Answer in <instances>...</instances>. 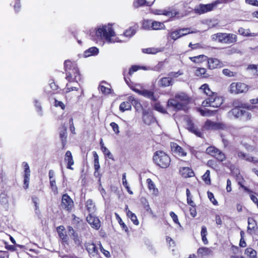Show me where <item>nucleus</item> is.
<instances>
[{
    "instance_id": "obj_35",
    "label": "nucleus",
    "mask_w": 258,
    "mask_h": 258,
    "mask_svg": "<svg viewBox=\"0 0 258 258\" xmlns=\"http://www.w3.org/2000/svg\"><path fill=\"white\" fill-rule=\"evenodd\" d=\"M199 112L202 116H211L214 115L217 112V110H210L207 109H200Z\"/></svg>"
},
{
    "instance_id": "obj_3",
    "label": "nucleus",
    "mask_w": 258,
    "mask_h": 258,
    "mask_svg": "<svg viewBox=\"0 0 258 258\" xmlns=\"http://www.w3.org/2000/svg\"><path fill=\"white\" fill-rule=\"evenodd\" d=\"M95 34L98 38L105 40L108 43L115 42L111 38L115 35V32L110 24L98 27Z\"/></svg>"
},
{
    "instance_id": "obj_29",
    "label": "nucleus",
    "mask_w": 258,
    "mask_h": 258,
    "mask_svg": "<svg viewBox=\"0 0 258 258\" xmlns=\"http://www.w3.org/2000/svg\"><path fill=\"white\" fill-rule=\"evenodd\" d=\"M34 105L38 115L40 116H43V111L41 103L36 99H34Z\"/></svg>"
},
{
    "instance_id": "obj_22",
    "label": "nucleus",
    "mask_w": 258,
    "mask_h": 258,
    "mask_svg": "<svg viewBox=\"0 0 258 258\" xmlns=\"http://www.w3.org/2000/svg\"><path fill=\"white\" fill-rule=\"evenodd\" d=\"M59 138L61 141L62 148L64 149L67 143V129L66 127H63L62 130L60 131Z\"/></svg>"
},
{
    "instance_id": "obj_1",
    "label": "nucleus",
    "mask_w": 258,
    "mask_h": 258,
    "mask_svg": "<svg viewBox=\"0 0 258 258\" xmlns=\"http://www.w3.org/2000/svg\"><path fill=\"white\" fill-rule=\"evenodd\" d=\"M64 68L66 74V79L70 82H78L81 80V75L77 64L70 60H66L64 62Z\"/></svg>"
},
{
    "instance_id": "obj_57",
    "label": "nucleus",
    "mask_w": 258,
    "mask_h": 258,
    "mask_svg": "<svg viewBox=\"0 0 258 258\" xmlns=\"http://www.w3.org/2000/svg\"><path fill=\"white\" fill-rule=\"evenodd\" d=\"M23 165L24 168V175H30V170L28 164L26 162H24Z\"/></svg>"
},
{
    "instance_id": "obj_44",
    "label": "nucleus",
    "mask_w": 258,
    "mask_h": 258,
    "mask_svg": "<svg viewBox=\"0 0 258 258\" xmlns=\"http://www.w3.org/2000/svg\"><path fill=\"white\" fill-rule=\"evenodd\" d=\"M159 51V49L155 48H148L142 49V52L143 53L147 54H156Z\"/></svg>"
},
{
    "instance_id": "obj_27",
    "label": "nucleus",
    "mask_w": 258,
    "mask_h": 258,
    "mask_svg": "<svg viewBox=\"0 0 258 258\" xmlns=\"http://www.w3.org/2000/svg\"><path fill=\"white\" fill-rule=\"evenodd\" d=\"M98 53L99 49L97 47H92L84 52V56L87 57L91 55H97Z\"/></svg>"
},
{
    "instance_id": "obj_62",
    "label": "nucleus",
    "mask_w": 258,
    "mask_h": 258,
    "mask_svg": "<svg viewBox=\"0 0 258 258\" xmlns=\"http://www.w3.org/2000/svg\"><path fill=\"white\" fill-rule=\"evenodd\" d=\"M223 74L228 77H234L235 76V73L233 72L230 71L229 69H225L222 71Z\"/></svg>"
},
{
    "instance_id": "obj_18",
    "label": "nucleus",
    "mask_w": 258,
    "mask_h": 258,
    "mask_svg": "<svg viewBox=\"0 0 258 258\" xmlns=\"http://www.w3.org/2000/svg\"><path fill=\"white\" fill-rule=\"evenodd\" d=\"M172 151L177 154L180 156H185L186 155V153L184 151V150L180 146H178L176 143H172L171 145Z\"/></svg>"
},
{
    "instance_id": "obj_13",
    "label": "nucleus",
    "mask_w": 258,
    "mask_h": 258,
    "mask_svg": "<svg viewBox=\"0 0 258 258\" xmlns=\"http://www.w3.org/2000/svg\"><path fill=\"white\" fill-rule=\"evenodd\" d=\"M58 236L61 239V241L63 245H69V238L67 235L63 226H59L56 228Z\"/></svg>"
},
{
    "instance_id": "obj_38",
    "label": "nucleus",
    "mask_w": 258,
    "mask_h": 258,
    "mask_svg": "<svg viewBox=\"0 0 258 258\" xmlns=\"http://www.w3.org/2000/svg\"><path fill=\"white\" fill-rule=\"evenodd\" d=\"M127 217L131 219L133 223L136 225H138L139 224V222L137 219L136 215L132 212L131 211L128 210L127 212Z\"/></svg>"
},
{
    "instance_id": "obj_30",
    "label": "nucleus",
    "mask_w": 258,
    "mask_h": 258,
    "mask_svg": "<svg viewBox=\"0 0 258 258\" xmlns=\"http://www.w3.org/2000/svg\"><path fill=\"white\" fill-rule=\"evenodd\" d=\"M133 5L135 8H138L144 6H151L150 2H147L146 0H135Z\"/></svg>"
},
{
    "instance_id": "obj_20",
    "label": "nucleus",
    "mask_w": 258,
    "mask_h": 258,
    "mask_svg": "<svg viewBox=\"0 0 258 258\" xmlns=\"http://www.w3.org/2000/svg\"><path fill=\"white\" fill-rule=\"evenodd\" d=\"M128 100L131 102V104L134 106L137 111H140L143 109V106L139 100L136 99L133 96L128 97Z\"/></svg>"
},
{
    "instance_id": "obj_28",
    "label": "nucleus",
    "mask_w": 258,
    "mask_h": 258,
    "mask_svg": "<svg viewBox=\"0 0 258 258\" xmlns=\"http://www.w3.org/2000/svg\"><path fill=\"white\" fill-rule=\"evenodd\" d=\"M131 102L129 101L128 100L126 101L122 102L119 106V109L122 112H124L126 110H131Z\"/></svg>"
},
{
    "instance_id": "obj_40",
    "label": "nucleus",
    "mask_w": 258,
    "mask_h": 258,
    "mask_svg": "<svg viewBox=\"0 0 258 258\" xmlns=\"http://www.w3.org/2000/svg\"><path fill=\"white\" fill-rule=\"evenodd\" d=\"M245 254L251 258H257L256 251L251 248H247Z\"/></svg>"
},
{
    "instance_id": "obj_7",
    "label": "nucleus",
    "mask_w": 258,
    "mask_h": 258,
    "mask_svg": "<svg viewBox=\"0 0 258 258\" xmlns=\"http://www.w3.org/2000/svg\"><path fill=\"white\" fill-rule=\"evenodd\" d=\"M222 103V98L217 96V94H216L205 100L203 102L202 105L204 106H209L217 108L220 107Z\"/></svg>"
},
{
    "instance_id": "obj_25",
    "label": "nucleus",
    "mask_w": 258,
    "mask_h": 258,
    "mask_svg": "<svg viewBox=\"0 0 258 258\" xmlns=\"http://www.w3.org/2000/svg\"><path fill=\"white\" fill-rule=\"evenodd\" d=\"M195 74L196 76L203 78H206L209 76V75L207 73L206 69L203 68H197L195 71Z\"/></svg>"
},
{
    "instance_id": "obj_10",
    "label": "nucleus",
    "mask_w": 258,
    "mask_h": 258,
    "mask_svg": "<svg viewBox=\"0 0 258 258\" xmlns=\"http://www.w3.org/2000/svg\"><path fill=\"white\" fill-rule=\"evenodd\" d=\"M74 206L72 199L67 195L64 194L62 196L61 206L64 210L70 211Z\"/></svg>"
},
{
    "instance_id": "obj_64",
    "label": "nucleus",
    "mask_w": 258,
    "mask_h": 258,
    "mask_svg": "<svg viewBox=\"0 0 258 258\" xmlns=\"http://www.w3.org/2000/svg\"><path fill=\"white\" fill-rule=\"evenodd\" d=\"M139 69H140V67L138 66H132V67L130 68L129 72H128L129 75L132 76L134 72L137 71Z\"/></svg>"
},
{
    "instance_id": "obj_6",
    "label": "nucleus",
    "mask_w": 258,
    "mask_h": 258,
    "mask_svg": "<svg viewBox=\"0 0 258 258\" xmlns=\"http://www.w3.org/2000/svg\"><path fill=\"white\" fill-rule=\"evenodd\" d=\"M221 3L220 0H217L211 4L206 5L200 4L195 9V11L199 14H202L213 10L218 4Z\"/></svg>"
},
{
    "instance_id": "obj_32",
    "label": "nucleus",
    "mask_w": 258,
    "mask_h": 258,
    "mask_svg": "<svg viewBox=\"0 0 258 258\" xmlns=\"http://www.w3.org/2000/svg\"><path fill=\"white\" fill-rule=\"evenodd\" d=\"M181 172L184 177H190L194 175L192 170L188 167H183Z\"/></svg>"
},
{
    "instance_id": "obj_2",
    "label": "nucleus",
    "mask_w": 258,
    "mask_h": 258,
    "mask_svg": "<svg viewBox=\"0 0 258 258\" xmlns=\"http://www.w3.org/2000/svg\"><path fill=\"white\" fill-rule=\"evenodd\" d=\"M188 97L185 93L180 92L176 94L174 98L169 99L167 105L177 111L184 109L188 102Z\"/></svg>"
},
{
    "instance_id": "obj_33",
    "label": "nucleus",
    "mask_w": 258,
    "mask_h": 258,
    "mask_svg": "<svg viewBox=\"0 0 258 258\" xmlns=\"http://www.w3.org/2000/svg\"><path fill=\"white\" fill-rule=\"evenodd\" d=\"M115 217L116 220H117L118 223L121 226L122 230H124V231L128 233L129 232L127 226L125 224V223L122 221L121 218L120 217L119 215L117 213H115Z\"/></svg>"
},
{
    "instance_id": "obj_26",
    "label": "nucleus",
    "mask_w": 258,
    "mask_h": 258,
    "mask_svg": "<svg viewBox=\"0 0 258 258\" xmlns=\"http://www.w3.org/2000/svg\"><path fill=\"white\" fill-rule=\"evenodd\" d=\"M248 225L247 232L251 234V230H255V228L257 226L255 220L252 218H248Z\"/></svg>"
},
{
    "instance_id": "obj_41",
    "label": "nucleus",
    "mask_w": 258,
    "mask_h": 258,
    "mask_svg": "<svg viewBox=\"0 0 258 258\" xmlns=\"http://www.w3.org/2000/svg\"><path fill=\"white\" fill-rule=\"evenodd\" d=\"M86 206L88 211L90 213H93L95 209V205H94L92 200L89 199L87 200Z\"/></svg>"
},
{
    "instance_id": "obj_54",
    "label": "nucleus",
    "mask_w": 258,
    "mask_h": 258,
    "mask_svg": "<svg viewBox=\"0 0 258 258\" xmlns=\"http://www.w3.org/2000/svg\"><path fill=\"white\" fill-rule=\"evenodd\" d=\"M241 107L243 108H245L249 110H254V109H257L258 106L255 105H251L247 104H241Z\"/></svg>"
},
{
    "instance_id": "obj_60",
    "label": "nucleus",
    "mask_w": 258,
    "mask_h": 258,
    "mask_svg": "<svg viewBox=\"0 0 258 258\" xmlns=\"http://www.w3.org/2000/svg\"><path fill=\"white\" fill-rule=\"evenodd\" d=\"M110 125L115 134H118L119 133V126L117 123L112 122L110 123Z\"/></svg>"
},
{
    "instance_id": "obj_63",
    "label": "nucleus",
    "mask_w": 258,
    "mask_h": 258,
    "mask_svg": "<svg viewBox=\"0 0 258 258\" xmlns=\"http://www.w3.org/2000/svg\"><path fill=\"white\" fill-rule=\"evenodd\" d=\"M242 116L245 120H249L251 118V114L250 112L243 110Z\"/></svg>"
},
{
    "instance_id": "obj_16",
    "label": "nucleus",
    "mask_w": 258,
    "mask_h": 258,
    "mask_svg": "<svg viewBox=\"0 0 258 258\" xmlns=\"http://www.w3.org/2000/svg\"><path fill=\"white\" fill-rule=\"evenodd\" d=\"M86 220L91 225L92 227L98 230L100 227V221L98 218L94 217L89 214L87 217Z\"/></svg>"
},
{
    "instance_id": "obj_34",
    "label": "nucleus",
    "mask_w": 258,
    "mask_h": 258,
    "mask_svg": "<svg viewBox=\"0 0 258 258\" xmlns=\"http://www.w3.org/2000/svg\"><path fill=\"white\" fill-rule=\"evenodd\" d=\"M189 58L194 62L200 63L202 61L206 60L207 57L204 55H199L197 56L190 57Z\"/></svg>"
},
{
    "instance_id": "obj_51",
    "label": "nucleus",
    "mask_w": 258,
    "mask_h": 258,
    "mask_svg": "<svg viewBox=\"0 0 258 258\" xmlns=\"http://www.w3.org/2000/svg\"><path fill=\"white\" fill-rule=\"evenodd\" d=\"M50 185L52 191L53 192L54 195L58 194V189L56 185V182L55 179H51L50 180Z\"/></svg>"
},
{
    "instance_id": "obj_56",
    "label": "nucleus",
    "mask_w": 258,
    "mask_h": 258,
    "mask_svg": "<svg viewBox=\"0 0 258 258\" xmlns=\"http://www.w3.org/2000/svg\"><path fill=\"white\" fill-rule=\"evenodd\" d=\"M169 35L171 39L174 40H176L177 39L179 38L177 30H175L169 33Z\"/></svg>"
},
{
    "instance_id": "obj_55",
    "label": "nucleus",
    "mask_w": 258,
    "mask_h": 258,
    "mask_svg": "<svg viewBox=\"0 0 258 258\" xmlns=\"http://www.w3.org/2000/svg\"><path fill=\"white\" fill-rule=\"evenodd\" d=\"M169 214L174 223L177 224L180 227H181L178 221L177 215L173 212H170Z\"/></svg>"
},
{
    "instance_id": "obj_52",
    "label": "nucleus",
    "mask_w": 258,
    "mask_h": 258,
    "mask_svg": "<svg viewBox=\"0 0 258 258\" xmlns=\"http://www.w3.org/2000/svg\"><path fill=\"white\" fill-rule=\"evenodd\" d=\"M101 150L105 156H106L109 159L114 160L113 155L111 154L109 150L106 147L102 146L101 147Z\"/></svg>"
},
{
    "instance_id": "obj_59",
    "label": "nucleus",
    "mask_w": 258,
    "mask_h": 258,
    "mask_svg": "<svg viewBox=\"0 0 258 258\" xmlns=\"http://www.w3.org/2000/svg\"><path fill=\"white\" fill-rule=\"evenodd\" d=\"M32 201L33 203L34 204V206L35 207V211L37 213V211L39 209V199L36 197L33 196L32 197Z\"/></svg>"
},
{
    "instance_id": "obj_14",
    "label": "nucleus",
    "mask_w": 258,
    "mask_h": 258,
    "mask_svg": "<svg viewBox=\"0 0 258 258\" xmlns=\"http://www.w3.org/2000/svg\"><path fill=\"white\" fill-rule=\"evenodd\" d=\"M85 247L87 251L90 256L93 257H98L99 254V249L98 247L93 243H86Z\"/></svg>"
},
{
    "instance_id": "obj_5",
    "label": "nucleus",
    "mask_w": 258,
    "mask_h": 258,
    "mask_svg": "<svg viewBox=\"0 0 258 258\" xmlns=\"http://www.w3.org/2000/svg\"><path fill=\"white\" fill-rule=\"evenodd\" d=\"M213 41L224 44H231L237 41V36L232 33H217L211 36Z\"/></svg>"
},
{
    "instance_id": "obj_21",
    "label": "nucleus",
    "mask_w": 258,
    "mask_h": 258,
    "mask_svg": "<svg viewBox=\"0 0 258 258\" xmlns=\"http://www.w3.org/2000/svg\"><path fill=\"white\" fill-rule=\"evenodd\" d=\"M143 119L145 123L148 125L154 122L155 117L152 115L147 113L146 111L143 112Z\"/></svg>"
},
{
    "instance_id": "obj_48",
    "label": "nucleus",
    "mask_w": 258,
    "mask_h": 258,
    "mask_svg": "<svg viewBox=\"0 0 258 258\" xmlns=\"http://www.w3.org/2000/svg\"><path fill=\"white\" fill-rule=\"evenodd\" d=\"M136 33V30L132 27L126 30L124 33L123 35L126 37L130 38Z\"/></svg>"
},
{
    "instance_id": "obj_4",
    "label": "nucleus",
    "mask_w": 258,
    "mask_h": 258,
    "mask_svg": "<svg viewBox=\"0 0 258 258\" xmlns=\"http://www.w3.org/2000/svg\"><path fill=\"white\" fill-rule=\"evenodd\" d=\"M153 159L156 165L162 168H167L171 162L169 156L161 151H156L154 153Z\"/></svg>"
},
{
    "instance_id": "obj_61",
    "label": "nucleus",
    "mask_w": 258,
    "mask_h": 258,
    "mask_svg": "<svg viewBox=\"0 0 258 258\" xmlns=\"http://www.w3.org/2000/svg\"><path fill=\"white\" fill-rule=\"evenodd\" d=\"M30 175H24V187L25 189L28 188L29 186V182Z\"/></svg>"
},
{
    "instance_id": "obj_9",
    "label": "nucleus",
    "mask_w": 258,
    "mask_h": 258,
    "mask_svg": "<svg viewBox=\"0 0 258 258\" xmlns=\"http://www.w3.org/2000/svg\"><path fill=\"white\" fill-rule=\"evenodd\" d=\"M203 127L205 130H224L226 128V125L222 122H214L208 119L206 121Z\"/></svg>"
},
{
    "instance_id": "obj_19",
    "label": "nucleus",
    "mask_w": 258,
    "mask_h": 258,
    "mask_svg": "<svg viewBox=\"0 0 258 258\" xmlns=\"http://www.w3.org/2000/svg\"><path fill=\"white\" fill-rule=\"evenodd\" d=\"M0 204L4 208L8 210L9 208V197L8 195L4 192L0 194Z\"/></svg>"
},
{
    "instance_id": "obj_17",
    "label": "nucleus",
    "mask_w": 258,
    "mask_h": 258,
    "mask_svg": "<svg viewBox=\"0 0 258 258\" xmlns=\"http://www.w3.org/2000/svg\"><path fill=\"white\" fill-rule=\"evenodd\" d=\"M174 84V81L170 77H163L158 82L159 87H167L172 86Z\"/></svg>"
},
{
    "instance_id": "obj_42",
    "label": "nucleus",
    "mask_w": 258,
    "mask_h": 258,
    "mask_svg": "<svg viewBox=\"0 0 258 258\" xmlns=\"http://www.w3.org/2000/svg\"><path fill=\"white\" fill-rule=\"evenodd\" d=\"M103 83H105V82L102 81L99 86V90L104 94H109L111 93V89L109 88L106 87L103 85Z\"/></svg>"
},
{
    "instance_id": "obj_12",
    "label": "nucleus",
    "mask_w": 258,
    "mask_h": 258,
    "mask_svg": "<svg viewBox=\"0 0 258 258\" xmlns=\"http://www.w3.org/2000/svg\"><path fill=\"white\" fill-rule=\"evenodd\" d=\"M235 107L228 112V116L230 118L238 119L242 116L243 110L241 105L236 106V103H234Z\"/></svg>"
},
{
    "instance_id": "obj_39",
    "label": "nucleus",
    "mask_w": 258,
    "mask_h": 258,
    "mask_svg": "<svg viewBox=\"0 0 258 258\" xmlns=\"http://www.w3.org/2000/svg\"><path fill=\"white\" fill-rule=\"evenodd\" d=\"M153 108L161 113H167L166 109L160 104L159 102H156L153 105Z\"/></svg>"
},
{
    "instance_id": "obj_43",
    "label": "nucleus",
    "mask_w": 258,
    "mask_h": 258,
    "mask_svg": "<svg viewBox=\"0 0 258 258\" xmlns=\"http://www.w3.org/2000/svg\"><path fill=\"white\" fill-rule=\"evenodd\" d=\"M147 182L148 185V188L150 190H153L154 194H156L158 192V189L155 187V185L153 181L150 179L148 178Z\"/></svg>"
},
{
    "instance_id": "obj_58",
    "label": "nucleus",
    "mask_w": 258,
    "mask_h": 258,
    "mask_svg": "<svg viewBox=\"0 0 258 258\" xmlns=\"http://www.w3.org/2000/svg\"><path fill=\"white\" fill-rule=\"evenodd\" d=\"M178 14V13L174 12L173 13L172 12H170L166 10H162V15L169 16V17H174L176 15Z\"/></svg>"
},
{
    "instance_id": "obj_36",
    "label": "nucleus",
    "mask_w": 258,
    "mask_h": 258,
    "mask_svg": "<svg viewBox=\"0 0 258 258\" xmlns=\"http://www.w3.org/2000/svg\"><path fill=\"white\" fill-rule=\"evenodd\" d=\"M211 250L207 247H201L198 250V254L201 256L208 255L211 253Z\"/></svg>"
},
{
    "instance_id": "obj_37",
    "label": "nucleus",
    "mask_w": 258,
    "mask_h": 258,
    "mask_svg": "<svg viewBox=\"0 0 258 258\" xmlns=\"http://www.w3.org/2000/svg\"><path fill=\"white\" fill-rule=\"evenodd\" d=\"M207 233L208 232L206 227L205 226H203L202 227L201 234L202 236V241L205 244H207L208 243V239L206 237Z\"/></svg>"
},
{
    "instance_id": "obj_47",
    "label": "nucleus",
    "mask_w": 258,
    "mask_h": 258,
    "mask_svg": "<svg viewBox=\"0 0 258 258\" xmlns=\"http://www.w3.org/2000/svg\"><path fill=\"white\" fill-rule=\"evenodd\" d=\"M214 157L220 161H223L226 159L225 154L219 150H218V152L215 154Z\"/></svg>"
},
{
    "instance_id": "obj_24",
    "label": "nucleus",
    "mask_w": 258,
    "mask_h": 258,
    "mask_svg": "<svg viewBox=\"0 0 258 258\" xmlns=\"http://www.w3.org/2000/svg\"><path fill=\"white\" fill-rule=\"evenodd\" d=\"M64 160L66 162H68L67 168L72 169L73 168L71 167V166L74 164V162L72 153L70 151H68L66 153Z\"/></svg>"
},
{
    "instance_id": "obj_46",
    "label": "nucleus",
    "mask_w": 258,
    "mask_h": 258,
    "mask_svg": "<svg viewBox=\"0 0 258 258\" xmlns=\"http://www.w3.org/2000/svg\"><path fill=\"white\" fill-rule=\"evenodd\" d=\"M164 26L163 24L158 21H152L151 27L153 30L161 29Z\"/></svg>"
},
{
    "instance_id": "obj_45",
    "label": "nucleus",
    "mask_w": 258,
    "mask_h": 258,
    "mask_svg": "<svg viewBox=\"0 0 258 258\" xmlns=\"http://www.w3.org/2000/svg\"><path fill=\"white\" fill-rule=\"evenodd\" d=\"M152 23V21L151 20H144L143 21L142 27L145 30L152 29V27H151Z\"/></svg>"
},
{
    "instance_id": "obj_15",
    "label": "nucleus",
    "mask_w": 258,
    "mask_h": 258,
    "mask_svg": "<svg viewBox=\"0 0 258 258\" xmlns=\"http://www.w3.org/2000/svg\"><path fill=\"white\" fill-rule=\"evenodd\" d=\"M208 61V68L210 70H213L217 68H222L224 64L222 61L216 58H210L207 59Z\"/></svg>"
},
{
    "instance_id": "obj_49",
    "label": "nucleus",
    "mask_w": 258,
    "mask_h": 258,
    "mask_svg": "<svg viewBox=\"0 0 258 258\" xmlns=\"http://www.w3.org/2000/svg\"><path fill=\"white\" fill-rule=\"evenodd\" d=\"M218 149L214 147L210 146L207 148L206 153L213 156H215V154L218 152Z\"/></svg>"
},
{
    "instance_id": "obj_11",
    "label": "nucleus",
    "mask_w": 258,
    "mask_h": 258,
    "mask_svg": "<svg viewBox=\"0 0 258 258\" xmlns=\"http://www.w3.org/2000/svg\"><path fill=\"white\" fill-rule=\"evenodd\" d=\"M187 129L191 133L196 135L197 137H202L203 133L197 127L192 120L190 118L186 119Z\"/></svg>"
},
{
    "instance_id": "obj_31",
    "label": "nucleus",
    "mask_w": 258,
    "mask_h": 258,
    "mask_svg": "<svg viewBox=\"0 0 258 258\" xmlns=\"http://www.w3.org/2000/svg\"><path fill=\"white\" fill-rule=\"evenodd\" d=\"M201 89L203 90L204 93L210 97L211 96H213L214 95H216L214 92H213L211 89H210L209 85L207 84H204L201 87Z\"/></svg>"
},
{
    "instance_id": "obj_8",
    "label": "nucleus",
    "mask_w": 258,
    "mask_h": 258,
    "mask_svg": "<svg viewBox=\"0 0 258 258\" xmlns=\"http://www.w3.org/2000/svg\"><path fill=\"white\" fill-rule=\"evenodd\" d=\"M248 86L242 83H232L229 86V91L231 93L238 94L246 92Z\"/></svg>"
},
{
    "instance_id": "obj_50",
    "label": "nucleus",
    "mask_w": 258,
    "mask_h": 258,
    "mask_svg": "<svg viewBox=\"0 0 258 258\" xmlns=\"http://www.w3.org/2000/svg\"><path fill=\"white\" fill-rule=\"evenodd\" d=\"M141 203L144 206L145 209L147 211H148V212L151 211V209L150 207L149 203H148L147 200L145 198H143V197L141 198Z\"/></svg>"
},
{
    "instance_id": "obj_53",
    "label": "nucleus",
    "mask_w": 258,
    "mask_h": 258,
    "mask_svg": "<svg viewBox=\"0 0 258 258\" xmlns=\"http://www.w3.org/2000/svg\"><path fill=\"white\" fill-rule=\"evenodd\" d=\"M71 237L73 239L75 244H76L78 246L81 245L82 241L80 239V238L79 237L78 234L77 233L72 235V236H71Z\"/></svg>"
},
{
    "instance_id": "obj_23",
    "label": "nucleus",
    "mask_w": 258,
    "mask_h": 258,
    "mask_svg": "<svg viewBox=\"0 0 258 258\" xmlns=\"http://www.w3.org/2000/svg\"><path fill=\"white\" fill-rule=\"evenodd\" d=\"M140 95L154 101L157 100V98L154 96V92L150 90L144 89L141 91Z\"/></svg>"
}]
</instances>
